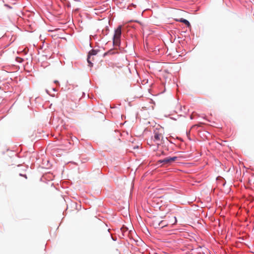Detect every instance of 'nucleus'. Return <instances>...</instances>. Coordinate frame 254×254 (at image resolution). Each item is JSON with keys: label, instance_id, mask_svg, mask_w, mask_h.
I'll list each match as a JSON object with an SVG mask.
<instances>
[{"label": "nucleus", "instance_id": "10", "mask_svg": "<svg viewBox=\"0 0 254 254\" xmlns=\"http://www.w3.org/2000/svg\"><path fill=\"white\" fill-rule=\"evenodd\" d=\"M173 219H174V222L173 223L172 222V224H173V225L175 224H176L177 222V218H176V217L175 216H174L173 217Z\"/></svg>", "mask_w": 254, "mask_h": 254}, {"label": "nucleus", "instance_id": "4", "mask_svg": "<svg viewBox=\"0 0 254 254\" xmlns=\"http://www.w3.org/2000/svg\"><path fill=\"white\" fill-rule=\"evenodd\" d=\"M177 159V157H169L165 158L164 159L160 160L159 161V162L161 163H163V164H168L174 162L175 160H176Z\"/></svg>", "mask_w": 254, "mask_h": 254}, {"label": "nucleus", "instance_id": "6", "mask_svg": "<svg viewBox=\"0 0 254 254\" xmlns=\"http://www.w3.org/2000/svg\"><path fill=\"white\" fill-rule=\"evenodd\" d=\"M175 20L177 21H180L181 22H183L184 23V24H185L188 27H190V22H189V21H188L186 19H183V18H181L180 19H177V18H175Z\"/></svg>", "mask_w": 254, "mask_h": 254}, {"label": "nucleus", "instance_id": "13", "mask_svg": "<svg viewBox=\"0 0 254 254\" xmlns=\"http://www.w3.org/2000/svg\"><path fill=\"white\" fill-rule=\"evenodd\" d=\"M88 65L90 67V68H91V67L93 66V64H88Z\"/></svg>", "mask_w": 254, "mask_h": 254}, {"label": "nucleus", "instance_id": "12", "mask_svg": "<svg viewBox=\"0 0 254 254\" xmlns=\"http://www.w3.org/2000/svg\"><path fill=\"white\" fill-rule=\"evenodd\" d=\"M54 83L59 84V81L58 80L54 81Z\"/></svg>", "mask_w": 254, "mask_h": 254}, {"label": "nucleus", "instance_id": "15", "mask_svg": "<svg viewBox=\"0 0 254 254\" xmlns=\"http://www.w3.org/2000/svg\"><path fill=\"white\" fill-rule=\"evenodd\" d=\"M19 175L21 176H23V175H22L21 174H20Z\"/></svg>", "mask_w": 254, "mask_h": 254}, {"label": "nucleus", "instance_id": "2", "mask_svg": "<svg viewBox=\"0 0 254 254\" xmlns=\"http://www.w3.org/2000/svg\"><path fill=\"white\" fill-rule=\"evenodd\" d=\"M122 34V26H119L116 29L113 37V44L115 46H119L121 43Z\"/></svg>", "mask_w": 254, "mask_h": 254}, {"label": "nucleus", "instance_id": "11", "mask_svg": "<svg viewBox=\"0 0 254 254\" xmlns=\"http://www.w3.org/2000/svg\"><path fill=\"white\" fill-rule=\"evenodd\" d=\"M23 65V66L24 67V68L25 69H26V65H28V64H22Z\"/></svg>", "mask_w": 254, "mask_h": 254}, {"label": "nucleus", "instance_id": "1", "mask_svg": "<svg viewBox=\"0 0 254 254\" xmlns=\"http://www.w3.org/2000/svg\"><path fill=\"white\" fill-rule=\"evenodd\" d=\"M98 50H92L88 55L87 62L88 64H93L94 62H97L100 59V56L98 55Z\"/></svg>", "mask_w": 254, "mask_h": 254}, {"label": "nucleus", "instance_id": "7", "mask_svg": "<svg viewBox=\"0 0 254 254\" xmlns=\"http://www.w3.org/2000/svg\"><path fill=\"white\" fill-rule=\"evenodd\" d=\"M168 225V223L166 220L161 221L158 224V226L161 228L167 226Z\"/></svg>", "mask_w": 254, "mask_h": 254}, {"label": "nucleus", "instance_id": "9", "mask_svg": "<svg viewBox=\"0 0 254 254\" xmlns=\"http://www.w3.org/2000/svg\"><path fill=\"white\" fill-rule=\"evenodd\" d=\"M115 53H116V52L114 50H111L109 51L108 52L106 53L104 55H113V54H114Z\"/></svg>", "mask_w": 254, "mask_h": 254}, {"label": "nucleus", "instance_id": "16", "mask_svg": "<svg viewBox=\"0 0 254 254\" xmlns=\"http://www.w3.org/2000/svg\"><path fill=\"white\" fill-rule=\"evenodd\" d=\"M53 90L54 91H56L55 88H53Z\"/></svg>", "mask_w": 254, "mask_h": 254}, {"label": "nucleus", "instance_id": "8", "mask_svg": "<svg viewBox=\"0 0 254 254\" xmlns=\"http://www.w3.org/2000/svg\"><path fill=\"white\" fill-rule=\"evenodd\" d=\"M16 61L18 63H22L24 62V60L22 58L17 57L16 58Z\"/></svg>", "mask_w": 254, "mask_h": 254}, {"label": "nucleus", "instance_id": "3", "mask_svg": "<svg viewBox=\"0 0 254 254\" xmlns=\"http://www.w3.org/2000/svg\"><path fill=\"white\" fill-rule=\"evenodd\" d=\"M163 135L162 133H159L158 131H154V136L152 139L156 144H160Z\"/></svg>", "mask_w": 254, "mask_h": 254}, {"label": "nucleus", "instance_id": "5", "mask_svg": "<svg viewBox=\"0 0 254 254\" xmlns=\"http://www.w3.org/2000/svg\"><path fill=\"white\" fill-rule=\"evenodd\" d=\"M17 69V66H15L14 64H11V65H8L6 67H5V70H9L8 72H13V70Z\"/></svg>", "mask_w": 254, "mask_h": 254}, {"label": "nucleus", "instance_id": "14", "mask_svg": "<svg viewBox=\"0 0 254 254\" xmlns=\"http://www.w3.org/2000/svg\"><path fill=\"white\" fill-rule=\"evenodd\" d=\"M23 176H24V177H25V178H27V177H26V175H23Z\"/></svg>", "mask_w": 254, "mask_h": 254}]
</instances>
